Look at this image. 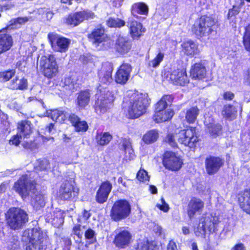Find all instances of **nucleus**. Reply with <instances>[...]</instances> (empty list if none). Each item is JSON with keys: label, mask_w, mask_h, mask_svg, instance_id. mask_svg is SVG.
<instances>
[{"label": "nucleus", "mask_w": 250, "mask_h": 250, "mask_svg": "<svg viewBox=\"0 0 250 250\" xmlns=\"http://www.w3.org/2000/svg\"><path fill=\"white\" fill-rule=\"evenodd\" d=\"M13 189L23 199L28 196L31 197V203L36 209L44 206L45 204L44 195L37 191L35 182L31 180L27 175H22L14 183Z\"/></svg>", "instance_id": "obj_1"}, {"label": "nucleus", "mask_w": 250, "mask_h": 250, "mask_svg": "<svg viewBox=\"0 0 250 250\" xmlns=\"http://www.w3.org/2000/svg\"><path fill=\"white\" fill-rule=\"evenodd\" d=\"M148 104L146 93L129 92L124 98L123 107L129 118L135 119L146 112Z\"/></svg>", "instance_id": "obj_2"}, {"label": "nucleus", "mask_w": 250, "mask_h": 250, "mask_svg": "<svg viewBox=\"0 0 250 250\" xmlns=\"http://www.w3.org/2000/svg\"><path fill=\"white\" fill-rule=\"evenodd\" d=\"M22 240L24 242L29 241L26 250H41L46 245V234L40 228H33L25 230L22 234Z\"/></svg>", "instance_id": "obj_3"}, {"label": "nucleus", "mask_w": 250, "mask_h": 250, "mask_svg": "<svg viewBox=\"0 0 250 250\" xmlns=\"http://www.w3.org/2000/svg\"><path fill=\"white\" fill-rule=\"evenodd\" d=\"M219 218L214 213H207L202 216L194 233L196 236L205 237L206 233H212L218 230Z\"/></svg>", "instance_id": "obj_4"}, {"label": "nucleus", "mask_w": 250, "mask_h": 250, "mask_svg": "<svg viewBox=\"0 0 250 250\" xmlns=\"http://www.w3.org/2000/svg\"><path fill=\"white\" fill-rule=\"evenodd\" d=\"M216 21L212 17H200L195 22L192 27V32L198 38L208 36L216 32Z\"/></svg>", "instance_id": "obj_5"}, {"label": "nucleus", "mask_w": 250, "mask_h": 250, "mask_svg": "<svg viewBox=\"0 0 250 250\" xmlns=\"http://www.w3.org/2000/svg\"><path fill=\"white\" fill-rule=\"evenodd\" d=\"M6 217L8 225L14 230L21 228L28 220L26 212L19 208H10L7 212Z\"/></svg>", "instance_id": "obj_6"}, {"label": "nucleus", "mask_w": 250, "mask_h": 250, "mask_svg": "<svg viewBox=\"0 0 250 250\" xmlns=\"http://www.w3.org/2000/svg\"><path fill=\"white\" fill-rule=\"evenodd\" d=\"M131 206L126 200L120 199L113 205L110 217L115 221H119L128 217L131 213Z\"/></svg>", "instance_id": "obj_7"}, {"label": "nucleus", "mask_w": 250, "mask_h": 250, "mask_svg": "<svg viewBox=\"0 0 250 250\" xmlns=\"http://www.w3.org/2000/svg\"><path fill=\"white\" fill-rule=\"evenodd\" d=\"M178 142L185 146L193 147L198 141V137L196 132V128L188 127L181 130L177 134Z\"/></svg>", "instance_id": "obj_8"}, {"label": "nucleus", "mask_w": 250, "mask_h": 250, "mask_svg": "<svg viewBox=\"0 0 250 250\" xmlns=\"http://www.w3.org/2000/svg\"><path fill=\"white\" fill-rule=\"evenodd\" d=\"M40 65L42 69L44 75L46 77H53L58 72L55 58L52 55L42 57L40 61Z\"/></svg>", "instance_id": "obj_9"}, {"label": "nucleus", "mask_w": 250, "mask_h": 250, "mask_svg": "<svg viewBox=\"0 0 250 250\" xmlns=\"http://www.w3.org/2000/svg\"><path fill=\"white\" fill-rule=\"evenodd\" d=\"M48 38L52 49L57 52L64 53L68 50L71 40L55 33L48 34Z\"/></svg>", "instance_id": "obj_10"}, {"label": "nucleus", "mask_w": 250, "mask_h": 250, "mask_svg": "<svg viewBox=\"0 0 250 250\" xmlns=\"http://www.w3.org/2000/svg\"><path fill=\"white\" fill-rule=\"evenodd\" d=\"M163 163L167 169L171 171H177L181 168L183 163L175 153L167 151L163 155Z\"/></svg>", "instance_id": "obj_11"}, {"label": "nucleus", "mask_w": 250, "mask_h": 250, "mask_svg": "<svg viewBox=\"0 0 250 250\" xmlns=\"http://www.w3.org/2000/svg\"><path fill=\"white\" fill-rule=\"evenodd\" d=\"M114 99L113 93L109 91H107L104 96L102 95L99 97L95 105L96 112L99 115L105 113L109 108V106Z\"/></svg>", "instance_id": "obj_12"}, {"label": "nucleus", "mask_w": 250, "mask_h": 250, "mask_svg": "<svg viewBox=\"0 0 250 250\" xmlns=\"http://www.w3.org/2000/svg\"><path fill=\"white\" fill-rule=\"evenodd\" d=\"M88 38L96 47L102 46L110 42V39L104 34V30L103 28L94 29L88 35Z\"/></svg>", "instance_id": "obj_13"}, {"label": "nucleus", "mask_w": 250, "mask_h": 250, "mask_svg": "<svg viewBox=\"0 0 250 250\" xmlns=\"http://www.w3.org/2000/svg\"><path fill=\"white\" fill-rule=\"evenodd\" d=\"M169 80L175 85L184 86L189 82L187 72L184 69H173L169 76Z\"/></svg>", "instance_id": "obj_14"}, {"label": "nucleus", "mask_w": 250, "mask_h": 250, "mask_svg": "<svg viewBox=\"0 0 250 250\" xmlns=\"http://www.w3.org/2000/svg\"><path fill=\"white\" fill-rule=\"evenodd\" d=\"M131 71L132 67L129 64L123 63L120 66L116 73L115 82L121 84L126 83L130 77Z\"/></svg>", "instance_id": "obj_15"}, {"label": "nucleus", "mask_w": 250, "mask_h": 250, "mask_svg": "<svg viewBox=\"0 0 250 250\" xmlns=\"http://www.w3.org/2000/svg\"><path fill=\"white\" fill-rule=\"evenodd\" d=\"M132 241V235L127 230L124 229L118 233L115 237L114 243L119 248L125 249Z\"/></svg>", "instance_id": "obj_16"}, {"label": "nucleus", "mask_w": 250, "mask_h": 250, "mask_svg": "<svg viewBox=\"0 0 250 250\" xmlns=\"http://www.w3.org/2000/svg\"><path fill=\"white\" fill-rule=\"evenodd\" d=\"M113 71L112 65L108 62L103 64L102 66L98 71L99 82L103 84H109L112 81V73Z\"/></svg>", "instance_id": "obj_17"}, {"label": "nucleus", "mask_w": 250, "mask_h": 250, "mask_svg": "<svg viewBox=\"0 0 250 250\" xmlns=\"http://www.w3.org/2000/svg\"><path fill=\"white\" fill-rule=\"evenodd\" d=\"M72 183L71 180L65 181L61 185L59 190V196L62 199L68 200L77 195V192L75 191Z\"/></svg>", "instance_id": "obj_18"}, {"label": "nucleus", "mask_w": 250, "mask_h": 250, "mask_svg": "<svg viewBox=\"0 0 250 250\" xmlns=\"http://www.w3.org/2000/svg\"><path fill=\"white\" fill-rule=\"evenodd\" d=\"M70 115L68 109L60 108L47 110L45 116L50 117L52 120L61 123L63 122L67 118L69 119Z\"/></svg>", "instance_id": "obj_19"}, {"label": "nucleus", "mask_w": 250, "mask_h": 250, "mask_svg": "<svg viewBox=\"0 0 250 250\" xmlns=\"http://www.w3.org/2000/svg\"><path fill=\"white\" fill-rule=\"evenodd\" d=\"M241 104L234 102L233 104H225L222 111V115L226 119L231 121L234 119L236 116L237 110H242Z\"/></svg>", "instance_id": "obj_20"}, {"label": "nucleus", "mask_w": 250, "mask_h": 250, "mask_svg": "<svg viewBox=\"0 0 250 250\" xmlns=\"http://www.w3.org/2000/svg\"><path fill=\"white\" fill-rule=\"evenodd\" d=\"M204 202L200 199L192 198L189 202L188 206V214L190 219L194 217L196 213L202 211Z\"/></svg>", "instance_id": "obj_21"}, {"label": "nucleus", "mask_w": 250, "mask_h": 250, "mask_svg": "<svg viewBox=\"0 0 250 250\" xmlns=\"http://www.w3.org/2000/svg\"><path fill=\"white\" fill-rule=\"evenodd\" d=\"M112 188V184L108 181L103 182L97 192L96 199L98 203L105 202Z\"/></svg>", "instance_id": "obj_22"}, {"label": "nucleus", "mask_w": 250, "mask_h": 250, "mask_svg": "<svg viewBox=\"0 0 250 250\" xmlns=\"http://www.w3.org/2000/svg\"><path fill=\"white\" fill-rule=\"evenodd\" d=\"M223 164L222 160L218 157L210 156L207 158L205 165L208 173L211 175L216 173Z\"/></svg>", "instance_id": "obj_23"}, {"label": "nucleus", "mask_w": 250, "mask_h": 250, "mask_svg": "<svg viewBox=\"0 0 250 250\" xmlns=\"http://www.w3.org/2000/svg\"><path fill=\"white\" fill-rule=\"evenodd\" d=\"M17 130L18 135L23 138V140H29L28 139L32 133L31 122L27 120L19 122L18 123Z\"/></svg>", "instance_id": "obj_24"}, {"label": "nucleus", "mask_w": 250, "mask_h": 250, "mask_svg": "<svg viewBox=\"0 0 250 250\" xmlns=\"http://www.w3.org/2000/svg\"><path fill=\"white\" fill-rule=\"evenodd\" d=\"M204 124L212 136L215 137L220 134L221 126L219 124H214V119L211 116L207 115L205 116Z\"/></svg>", "instance_id": "obj_25"}, {"label": "nucleus", "mask_w": 250, "mask_h": 250, "mask_svg": "<svg viewBox=\"0 0 250 250\" xmlns=\"http://www.w3.org/2000/svg\"><path fill=\"white\" fill-rule=\"evenodd\" d=\"M13 45L12 37L0 31V55L9 50Z\"/></svg>", "instance_id": "obj_26"}, {"label": "nucleus", "mask_w": 250, "mask_h": 250, "mask_svg": "<svg viewBox=\"0 0 250 250\" xmlns=\"http://www.w3.org/2000/svg\"><path fill=\"white\" fill-rule=\"evenodd\" d=\"M206 68L201 63H196L191 66L190 74L192 79L201 80L206 76Z\"/></svg>", "instance_id": "obj_27"}, {"label": "nucleus", "mask_w": 250, "mask_h": 250, "mask_svg": "<svg viewBox=\"0 0 250 250\" xmlns=\"http://www.w3.org/2000/svg\"><path fill=\"white\" fill-rule=\"evenodd\" d=\"M173 97L171 95H164L155 105V117H160L161 115L160 110H166L167 107L173 101Z\"/></svg>", "instance_id": "obj_28"}, {"label": "nucleus", "mask_w": 250, "mask_h": 250, "mask_svg": "<svg viewBox=\"0 0 250 250\" xmlns=\"http://www.w3.org/2000/svg\"><path fill=\"white\" fill-rule=\"evenodd\" d=\"M238 202L241 208L250 214V189L245 190L239 195Z\"/></svg>", "instance_id": "obj_29"}, {"label": "nucleus", "mask_w": 250, "mask_h": 250, "mask_svg": "<svg viewBox=\"0 0 250 250\" xmlns=\"http://www.w3.org/2000/svg\"><path fill=\"white\" fill-rule=\"evenodd\" d=\"M129 26L130 35L133 39L139 38L146 31L142 24L135 21H130Z\"/></svg>", "instance_id": "obj_30"}, {"label": "nucleus", "mask_w": 250, "mask_h": 250, "mask_svg": "<svg viewBox=\"0 0 250 250\" xmlns=\"http://www.w3.org/2000/svg\"><path fill=\"white\" fill-rule=\"evenodd\" d=\"M116 49L121 54L127 53L131 48L130 42L126 38L119 37L116 42Z\"/></svg>", "instance_id": "obj_31"}, {"label": "nucleus", "mask_w": 250, "mask_h": 250, "mask_svg": "<svg viewBox=\"0 0 250 250\" xmlns=\"http://www.w3.org/2000/svg\"><path fill=\"white\" fill-rule=\"evenodd\" d=\"M69 121L75 126L77 131L84 132L88 128L86 122L84 121H81L80 118L75 114H71L69 116Z\"/></svg>", "instance_id": "obj_32"}, {"label": "nucleus", "mask_w": 250, "mask_h": 250, "mask_svg": "<svg viewBox=\"0 0 250 250\" xmlns=\"http://www.w3.org/2000/svg\"><path fill=\"white\" fill-rule=\"evenodd\" d=\"M46 219L48 222L51 223L56 227H59L63 223L64 215L63 212L60 209L56 208L54 211L53 215L49 218V216H47Z\"/></svg>", "instance_id": "obj_33"}, {"label": "nucleus", "mask_w": 250, "mask_h": 250, "mask_svg": "<svg viewBox=\"0 0 250 250\" xmlns=\"http://www.w3.org/2000/svg\"><path fill=\"white\" fill-rule=\"evenodd\" d=\"M21 142L22 146L26 149H31L34 146V142L32 140H23V138H21L20 135H18L17 132V135H14L9 141V143L11 145H14L17 146Z\"/></svg>", "instance_id": "obj_34"}, {"label": "nucleus", "mask_w": 250, "mask_h": 250, "mask_svg": "<svg viewBox=\"0 0 250 250\" xmlns=\"http://www.w3.org/2000/svg\"><path fill=\"white\" fill-rule=\"evenodd\" d=\"M90 94L87 90L81 91L77 98V104L80 109H83L90 101Z\"/></svg>", "instance_id": "obj_35"}, {"label": "nucleus", "mask_w": 250, "mask_h": 250, "mask_svg": "<svg viewBox=\"0 0 250 250\" xmlns=\"http://www.w3.org/2000/svg\"><path fill=\"white\" fill-rule=\"evenodd\" d=\"M8 87L11 89L24 90L27 87V80L22 78L16 77L9 83Z\"/></svg>", "instance_id": "obj_36"}, {"label": "nucleus", "mask_w": 250, "mask_h": 250, "mask_svg": "<svg viewBox=\"0 0 250 250\" xmlns=\"http://www.w3.org/2000/svg\"><path fill=\"white\" fill-rule=\"evenodd\" d=\"M183 50L188 56H193L199 52L197 45L193 42L189 41L182 44Z\"/></svg>", "instance_id": "obj_37"}, {"label": "nucleus", "mask_w": 250, "mask_h": 250, "mask_svg": "<svg viewBox=\"0 0 250 250\" xmlns=\"http://www.w3.org/2000/svg\"><path fill=\"white\" fill-rule=\"evenodd\" d=\"M161 115L158 118L155 117V113H154L153 118L154 121L157 123L164 122L171 119L174 115V112L171 109H167L166 110H160Z\"/></svg>", "instance_id": "obj_38"}, {"label": "nucleus", "mask_w": 250, "mask_h": 250, "mask_svg": "<svg viewBox=\"0 0 250 250\" xmlns=\"http://www.w3.org/2000/svg\"><path fill=\"white\" fill-rule=\"evenodd\" d=\"M159 133L157 130L152 129L147 132L143 136V140L147 144H150L157 141Z\"/></svg>", "instance_id": "obj_39"}, {"label": "nucleus", "mask_w": 250, "mask_h": 250, "mask_svg": "<svg viewBox=\"0 0 250 250\" xmlns=\"http://www.w3.org/2000/svg\"><path fill=\"white\" fill-rule=\"evenodd\" d=\"M199 110L196 107H192L187 110L186 119L189 124L194 123L199 114Z\"/></svg>", "instance_id": "obj_40"}, {"label": "nucleus", "mask_w": 250, "mask_h": 250, "mask_svg": "<svg viewBox=\"0 0 250 250\" xmlns=\"http://www.w3.org/2000/svg\"><path fill=\"white\" fill-rule=\"evenodd\" d=\"M28 20L26 17L24 18L18 17L17 18L10 21V23L6 26V29L10 30L13 29L20 28L21 24L24 23L28 21Z\"/></svg>", "instance_id": "obj_41"}, {"label": "nucleus", "mask_w": 250, "mask_h": 250, "mask_svg": "<svg viewBox=\"0 0 250 250\" xmlns=\"http://www.w3.org/2000/svg\"><path fill=\"white\" fill-rule=\"evenodd\" d=\"M132 10L135 13L146 15L148 12V7L144 2H138L133 5Z\"/></svg>", "instance_id": "obj_42"}, {"label": "nucleus", "mask_w": 250, "mask_h": 250, "mask_svg": "<svg viewBox=\"0 0 250 250\" xmlns=\"http://www.w3.org/2000/svg\"><path fill=\"white\" fill-rule=\"evenodd\" d=\"M122 146L124 149L125 157L130 160L133 159L134 156V151L131 148L129 140L126 139H124Z\"/></svg>", "instance_id": "obj_43"}, {"label": "nucleus", "mask_w": 250, "mask_h": 250, "mask_svg": "<svg viewBox=\"0 0 250 250\" xmlns=\"http://www.w3.org/2000/svg\"><path fill=\"white\" fill-rule=\"evenodd\" d=\"M111 135L107 132L98 133L96 136L97 143L101 146L107 144L111 140Z\"/></svg>", "instance_id": "obj_44"}, {"label": "nucleus", "mask_w": 250, "mask_h": 250, "mask_svg": "<svg viewBox=\"0 0 250 250\" xmlns=\"http://www.w3.org/2000/svg\"><path fill=\"white\" fill-rule=\"evenodd\" d=\"M243 43L245 49L250 52V24L245 27V31L243 37Z\"/></svg>", "instance_id": "obj_45"}, {"label": "nucleus", "mask_w": 250, "mask_h": 250, "mask_svg": "<svg viewBox=\"0 0 250 250\" xmlns=\"http://www.w3.org/2000/svg\"><path fill=\"white\" fill-rule=\"evenodd\" d=\"M84 236L86 239L89 240L85 244L86 247H87L89 244H93L97 241L95 232L91 229H88L85 230Z\"/></svg>", "instance_id": "obj_46"}, {"label": "nucleus", "mask_w": 250, "mask_h": 250, "mask_svg": "<svg viewBox=\"0 0 250 250\" xmlns=\"http://www.w3.org/2000/svg\"><path fill=\"white\" fill-rule=\"evenodd\" d=\"M164 58V53L161 51H159L155 57L149 61L148 62L149 66L154 68L157 67L159 65L161 62L163 60Z\"/></svg>", "instance_id": "obj_47"}, {"label": "nucleus", "mask_w": 250, "mask_h": 250, "mask_svg": "<svg viewBox=\"0 0 250 250\" xmlns=\"http://www.w3.org/2000/svg\"><path fill=\"white\" fill-rule=\"evenodd\" d=\"M125 22L118 18L111 17L107 21V24L110 27H121L125 25Z\"/></svg>", "instance_id": "obj_48"}, {"label": "nucleus", "mask_w": 250, "mask_h": 250, "mask_svg": "<svg viewBox=\"0 0 250 250\" xmlns=\"http://www.w3.org/2000/svg\"><path fill=\"white\" fill-rule=\"evenodd\" d=\"M15 74V70L13 69L0 72V82H7L11 79Z\"/></svg>", "instance_id": "obj_49"}, {"label": "nucleus", "mask_w": 250, "mask_h": 250, "mask_svg": "<svg viewBox=\"0 0 250 250\" xmlns=\"http://www.w3.org/2000/svg\"><path fill=\"white\" fill-rule=\"evenodd\" d=\"M84 17H68L66 19V22L68 25L75 26L84 20H88V18L85 19Z\"/></svg>", "instance_id": "obj_50"}, {"label": "nucleus", "mask_w": 250, "mask_h": 250, "mask_svg": "<svg viewBox=\"0 0 250 250\" xmlns=\"http://www.w3.org/2000/svg\"><path fill=\"white\" fill-rule=\"evenodd\" d=\"M50 164L49 162L46 159H43L42 160H38L37 165V170H47L51 169Z\"/></svg>", "instance_id": "obj_51"}, {"label": "nucleus", "mask_w": 250, "mask_h": 250, "mask_svg": "<svg viewBox=\"0 0 250 250\" xmlns=\"http://www.w3.org/2000/svg\"><path fill=\"white\" fill-rule=\"evenodd\" d=\"M83 228H84V227H82L80 225H76L73 228V232L74 235H76L78 237V239L76 240L77 243H81V239L83 235Z\"/></svg>", "instance_id": "obj_52"}, {"label": "nucleus", "mask_w": 250, "mask_h": 250, "mask_svg": "<svg viewBox=\"0 0 250 250\" xmlns=\"http://www.w3.org/2000/svg\"><path fill=\"white\" fill-rule=\"evenodd\" d=\"M64 84L66 89L73 90L74 89V86L76 84V79L74 77H68L64 79Z\"/></svg>", "instance_id": "obj_53"}, {"label": "nucleus", "mask_w": 250, "mask_h": 250, "mask_svg": "<svg viewBox=\"0 0 250 250\" xmlns=\"http://www.w3.org/2000/svg\"><path fill=\"white\" fill-rule=\"evenodd\" d=\"M175 138L176 135L175 134L168 133L165 139V141L171 147H176L177 146V144Z\"/></svg>", "instance_id": "obj_54"}, {"label": "nucleus", "mask_w": 250, "mask_h": 250, "mask_svg": "<svg viewBox=\"0 0 250 250\" xmlns=\"http://www.w3.org/2000/svg\"><path fill=\"white\" fill-rule=\"evenodd\" d=\"M137 178L138 180L145 182L149 181V177L147 172L144 169H140L137 174Z\"/></svg>", "instance_id": "obj_55"}, {"label": "nucleus", "mask_w": 250, "mask_h": 250, "mask_svg": "<svg viewBox=\"0 0 250 250\" xmlns=\"http://www.w3.org/2000/svg\"><path fill=\"white\" fill-rule=\"evenodd\" d=\"M153 248L154 247L152 244H150L147 242L144 241L138 243L136 250H154Z\"/></svg>", "instance_id": "obj_56"}, {"label": "nucleus", "mask_w": 250, "mask_h": 250, "mask_svg": "<svg viewBox=\"0 0 250 250\" xmlns=\"http://www.w3.org/2000/svg\"><path fill=\"white\" fill-rule=\"evenodd\" d=\"M244 3V2L241 3V4L239 5H233L232 8L229 11L228 16H236L238 15L241 10V6Z\"/></svg>", "instance_id": "obj_57"}, {"label": "nucleus", "mask_w": 250, "mask_h": 250, "mask_svg": "<svg viewBox=\"0 0 250 250\" xmlns=\"http://www.w3.org/2000/svg\"><path fill=\"white\" fill-rule=\"evenodd\" d=\"M156 206L158 208L164 212H167L169 209L168 205L166 203L163 198H161L160 202L157 204Z\"/></svg>", "instance_id": "obj_58"}, {"label": "nucleus", "mask_w": 250, "mask_h": 250, "mask_svg": "<svg viewBox=\"0 0 250 250\" xmlns=\"http://www.w3.org/2000/svg\"><path fill=\"white\" fill-rule=\"evenodd\" d=\"M90 216V214L86 210H84L82 212V215L78 218L79 221H85L87 220Z\"/></svg>", "instance_id": "obj_59"}, {"label": "nucleus", "mask_w": 250, "mask_h": 250, "mask_svg": "<svg viewBox=\"0 0 250 250\" xmlns=\"http://www.w3.org/2000/svg\"><path fill=\"white\" fill-rule=\"evenodd\" d=\"M167 250H178L177 245L174 241L170 240L167 246Z\"/></svg>", "instance_id": "obj_60"}, {"label": "nucleus", "mask_w": 250, "mask_h": 250, "mask_svg": "<svg viewBox=\"0 0 250 250\" xmlns=\"http://www.w3.org/2000/svg\"><path fill=\"white\" fill-rule=\"evenodd\" d=\"M234 95L233 93L230 91H227L224 93V99L226 100H231L234 98Z\"/></svg>", "instance_id": "obj_61"}, {"label": "nucleus", "mask_w": 250, "mask_h": 250, "mask_svg": "<svg viewBox=\"0 0 250 250\" xmlns=\"http://www.w3.org/2000/svg\"><path fill=\"white\" fill-rule=\"evenodd\" d=\"M10 108L18 111L20 109V105L18 104L16 102H12L9 104Z\"/></svg>", "instance_id": "obj_62"}, {"label": "nucleus", "mask_w": 250, "mask_h": 250, "mask_svg": "<svg viewBox=\"0 0 250 250\" xmlns=\"http://www.w3.org/2000/svg\"><path fill=\"white\" fill-rule=\"evenodd\" d=\"M93 13H90L87 11L83 10L76 12L73 16H93Z\"/></svg>", "instance_id": "obj_63"}, {"label": "nucleus", "mask_w": 250, "mask_h": 250, "mask_svg": "<svg viewBox=\"0 0 250 250\" xmlns=\"http://www.w3.org/2000/svg\"><path fill=\"white\" fill-rule=\"evenodd\" d=\"M231 250H246V248L242 243H238L235 245L232 249Z\"/></svg>", "instance_id": "obj_64"}]
</instances>
